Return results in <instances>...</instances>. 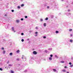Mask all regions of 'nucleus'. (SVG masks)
Masks as SVG:
<instances>
[{"mask_svg": "<svg viewBox=\"0 0 73 73\" xmlns=\"http://www.w3.org/2000/svg\"><path fill=\"white\" fill-rule=\"evenodd\" d=\"M48 5V3H45L44 4V7H47Z\"/></svg>", "mask_w": 73, "mask_h": 73, "instance_id": "nucleus-1", "label": "nucleus"}, {"mask_svg": "<svg viewBox=\"0 0 73 73\" xmlns=\"http://www.w3.org/2000/svg\"><path fill=\"white\" fill-rule=\"evenodd\" d=\"M36 62L37 64H40V60H36Z\"/></svg>", "mask_w": 73, "mask_h": 73, "instance_id": "nucleus-2", "label": "nucleus"}, {"mask_svg": "<svg viewBox=\"0 0 73 73\" xmlns=\"http://www.w3.org/2000/svg\"><path fill=\"white\" fill-rule=\"evenodd\" d=\"M35 34H36V35H35V36H36V37H37V35H38V32H35Z\"/></svg>", "mask_w": 73, "mask_h": 73, "instance_id": "nucleus-3", "label": "nucleus"}, {"mask_svg": "<svg viewBox=\"0 0 73 73\" xmlns=\"http://www.w3.org/2000/svg\"><path fill=\"white\" fill-rule=\"evenodd\" d=\"M37 52H36V51H34L33 52V54H37Z\"/></svg>", "mask_w": 73, "mask_h": 73, "instance_id": "nucleus-4", "label": "nucleus"}, {"mask_svg": "<svg viewBox=\"0 0 73 73\" xmlns=\"http://www.w3.org/2000/svg\"><path fill=\"white\" fill-rule=\"evenodd\" d=\"M66 15L67 16H69V15H70V13H67L66 14Z\"/></svg>", "mask_w": 73, "mask_h": 73, "instance_id": "nucleus-5", "label": "nucleus"}, {"mask_svg": "<svg viewBox=\"0 0 73 73\" xmlns=\"http://www.w3.org/2000/svg\"><path fill=\"white\" fill-rule=\"evenodd\" d=\"M52 43V41H50L48 42V44H50Z\"/></svg>", "mask_w": 73, "mask_h": 73, "instance_id": "nucleus-6", "label": "nucleus"}, {"mask_svg": "<svg viewBox=\"0 0 73 73\" xmlns=\"http://www.w3.org/2000/svg\"><path fill=\"white\" fill-rule=\"evenodd\" d=\"M19 22H20V21L19 20H16V23H19Z\"/></svg>", "mask_w": 73, "mask_h": 73, "instance_id": "nucleus-7", "label": "nucleus"}, {"mask_svg": "<svg viewBox=\"0 0 73 73\" xmlns=\"http://www.w3.org/2000/svg\"><path fill=\"white\" fill-rule=\"evenodd\" d=\"M6 40H5V39H3L2 40L3 42L5 43V42H6Z\"/></svg>", "mask_w": 73, "mask_h": 73, "instance_id": "nucleus-8", "label": "nucleus"}, {"mask_svg": "<svg viewBox=\"0 0 73 73\" xmlns=\"http://www.w3.org/2000/svg\"><path fill=\"white\" fill-rule=\"evenodd\" d=\"M55 57L56 58H58V56H57L56 55H55Z\"/></svg>", "mask_w": 73, "mask_h": 73, "instance_id": "nucleus-9", "label": "nucleus"}, {"mask_svg": "<svg viewBox=\"0 0 73 73\" xmlns=\"http://www.w3.org/2000/svg\"><path fill=\"white\" fill-rule=\"evenodd\" d=\"M3 54H5V50H3Z\"/></svg>", "mask_w": 73, "mask_h": 73, "instance_id": "nucleus-10", "label": "nucleus"}, {"mask_svg": "<svg viewBox=\"0 0 73 73\" xmlns=\"http://www.w3.org/2000/svg\"><path fill=\"white\" fill-rule=\"evenodd\" d=\"M16 52L17 53H20V50H18L16 51Z\"/></svg>", "mask_w": 73, "mask_h": 73, "instance_id": "nucleus-11", "label": "nucleus"}, {"mask_svg": "<svg viewBox=\"0 0 73 73\" xmlns=\"http://www.w3.org/2000/svg\"><path fill=\"white\" fill-rule=\"evenodd\" d=\"M49 60H52V58L51 57H49Z\"/></svg>", "mask_w": 73, "mask_h": 73, "instance_id": "nucleus-12", "label": "nucleus"}, {"mask_svg": "<svg viewBox=\"0 0 73 73\" xmlns=\"http://www.w3.org/2000/svg\"><path fill=\"white\" fill-rule=\"evenodd\" d=\"M24 4H22L21 5V7H24Z\"/></svg>", "mask_w": 73, "mask_h": 73, "instance_id": "nucleus-13", "label": "nucleus"}, {"mask_svg": "<svg viewBox=\"0 0 73 73\" xmlns=\"http://www.w3.org/2000/svg\"><path fill=\"white\" fill-rule=\"evenodd\" d=\"M43 25L44 27H46V23H44L43 24Z\"/></svg>", "mask_w": 73, "mask_h": 73, "instance_id": "nucleus-14", "label": "nucleus"}, {"mask_svg": "<svg viewBox=\"0 0 73 73\" xmlns=\"http://www.w3.org/2000/svg\"><path fill=\"white\" fill-rule=\"evenodd\" d=\"M70 42L71 43L73 42V40L72 39H70Z\"/></svg>", "mask_w": 73, "mask_h": 73, "instance_id": "nucleus-15", "label": "nucleus"}, {"mask_svg": "<svg viewBox=\"0 0 73 73\" xmlns=\"http://www.w3.org/2000/svg\"><path fill=\"white\" fill-rule=\"evenodd\" d=\"M9 55H10V56H12V55H13V53L12 52H11L9 53Z\"/></svg>", "mask_w": 73, "mask_h": 73, "instance_id": "nucleus-16", "label": "nucleus"}, {"mask_svg": "<svg viewBox=\"0 0 73 73\" xmlns=\"http://www.w3.org/2000/svg\"><path fill=\"white\" fill-rule=\"evenodd\" d=\"M60 63H64L65 62V61H62L60 62Z\"/></svg>", "mask_w": 73, "mask_h": 73, "instance_id": "nucleus-17", "label": "nucleus"}, {"mask_svg": "<svg viewBox=\"0 0 73 73\" xmlns=\"http://www.w3.org/2000/svg\"><path fill=\"white\" fill-rule=\"evenodd\" d=\"M55 33H56L57 34V33H59V32H58V31H55Z\"/></svg>", "mask_w": 73, "mask_h": 73, "instance_id": "nucleus-18", "label": "nucleus"}, {"mask_svg": "<svg viewBox=\"0 0 73 73\" xmlns=\"http://www.w3.org/2000/svg\"><path fill=\"white\" fill-rule=\"evenodd\" d=\"M8 66H12L13 65H12V64H9L8 65Z\"/></svg>", "mask_w": 73, "mask_h": 73, "instance_id": "nucleus-19", "label": "nucleus"}, {"mask_svg": "<svg viewBox=\"0 0 73 73\" xmlns=\"http://www.w3.org/2000/svg\"><path fill=\"white\" fill-rule=\"evenodd\" d=\"M62 71L63 72H66V70H63Z\"/></svg>", "mask_w": 73, "mask_h": 73, "instance_id": "nucleus-20", "label": "nucleus"}, {"mask_svg": "<svg viewBox=\"0 0 73 73\" xmlns=\"http://www.w3.org/2000/svg\"><path fill=\"white\" fill-rule=\"evenodd\" d=\"M45 20H48V17H46V18L45 19Z\"/></svg>", "mask_w": 73, "mask_h": 73, "instance_id": "nucleus-21", "label": "nucleus"}, {"mask_svg": "<svg viewBox=\"0 0 73 73\" xmlns=\"http://www.w3.org/2000/svg\"><path fill=\"white\" fill-rule=\"evenodd\" d=\"M11 73H14V71H13L11 70Z\"/></svg>", "mask_w": 73, "mask_h": 73, "instance_id": "nucleus-22", "label": "nucleus"}, {"mask_svg": "<svg viewBox=\"0 0 73 73\" xmlns=\"http://www.w3.org/2000/svg\"><path fill=\"white\" fill-rule=\"evenodd\" d=\"M17 8H18V9H20V6H18Z\"/></svg>", "mask_w": 73, "mask_h": 73, "instance_id": "nucleus-23", "label": "nucleus"}, {"mask_svg": "<svg viewBox=\"0 0 73 73\" xmlns=\"http://www.w3.org/2000/svg\"><path fill=\"white\" fill-rule=\"evenodd\" d=\"M3 69L2 68H0V70H1V71H3Z\"/></svg>", "mask_w": 73, "mask_h": 73, "instance_id": "nucleus-24", "label": "nucleus"}, {"mask_svg": "<svg viewBox=\"0 0 73 73\" xmlns=\"http://www.w3.org/2000/svg\"><path fill=\"white\" fill-rule=\"evenodd\" d=\"M48 50H52V48H48Z\"/></svg>", "mask_w": 73, "mask_h": 73, "instance_id": "nucleus-25", "label": "nucleus"}, {"mask_svg": "<svg viewBox=\"0 0 73 73\" xmlns=\"http://www.w3.org/2000/svg\"><path fill=\"white\" fill-rule=\"evenodd\" d=\"M30 64H32L33 63V61H29Z\"/></svg>", "mask_w": 73, "mask_h": 73, "instance_id": "nucleus-26", "label": "nucleus"}, {"mask_svg": "<svg viewBox=\"0 0 73 73\" xmlns=\"http://www.w3.org/2000/svg\"><path fill=\"white\" fill-rule=\"evenodd\" d=\"M49 8H50V7L49 6H47V9H49Z\"/></svg>", "mask_w": 73, "mask_h": 73, "instance_id": "nucleus-27", "label": "nucleus"}, {"mask_svg": "<svg viewBox=\"0 0 73 73\" xmlns=\"http://www.w3.org/2000/svg\"><path fill=\"white\" fill-rule=\"evenodd\" d=\"M1 50H4V48L3 47H2L1 48Z\"/></svg>", "mask_w": 73, "mask_h": 73, "instance_id": "nucleus-28", "label": "nucleus"}, {"mask_svg": "<svg viewBox=\"0 0 73 73\" xmlns=\"http://www.w3.org/2000/svg\"><path fill=\"white\" fill-rule=\"evenodd\" d=\"M73 65H71L70 66V67L71 68H72V67H73Z\"/></svg>", "mask_w": 73, "mask_h": 73, "instance_id": "nucleus-29", "label": "nucleus"}, {"mask_svg": "<svg viewBox=\"0 0 73 73\" xmlns=\"http://www.w3.org/2000/svg\"><path fill=\"white\" fill-rule=\"evenodd\" d=\"M16 60H17V61H19V60H20V59H19V58H17V59H16Z\"/></svg>", "mask_w": 73, "mask_h": 73, "instance_id": "nucleus-30", "label": "nucleus"}, {"mask_svg": "<svg viewBox=\"0 0 73 73\" xmlns=\"http://www.w3.org/2000/svg\"><path fill=\"white\" fill-rule=\"evenodd\" d=\"M12 31H14V27H13L12 28Z\"/></svg>", "mask_w": 73, "mask_h": 73, "instance_id": "nucleus-31", "label": "nucleus"}, {"mask_svg": "<svg viewBox=\"0 0 73 73\" xmlns=\"http://www.w3.org/2000/svg\"><path fill=\"white\" fill-rule=\"evenodd\" d=\"M9 24H8V25H7V28H9Z\"/></svg>", "mask_w": 73, "mask_h": 73, "instance_id": "nucleus-32", "label": "nucleus"}, {"mask_svg": "<svg viewBox=\"0 0 73 73\" xmlns=\"http://www.w3.org/2000/svg\"><path fill=\"white\" fill-rule=\"evenodd\" d=\"M21 41L22 42H24V40L23 39H22L21 40Z\"/></svg>", "mask_w": 73, "mask_h": 73, "instance_id": "nucleus-33", "label": "nucleus"}, {"mask_svg": "<svg viewBox=\"0 0 73 73\" xmlns=\"http://www.w3.org/2000/svg\"><path fill=\"white\" fill-rule=\"evenodd\" d=\"M53 70L54 72H56V69H53Z\"/></svg>", "mask_w": 73, "mask_h": 73, "instance_id": "nucleus-34", "label": "nucleus"}, {"mask_svg": "<svg viewBox=\"0 0 73 73\" xmlns=\"http://www.w3.org/2000/svg\"><path fill=\"white\" fill-rule=\"evenodd\" d=\"M40 21H43V19H40Z\"/></svg>", "mask_w": 73, "mask_h": 73, "instance_id": "nucleus-35", "label": "nucleus"}, {"mask_svg": "<svg viewBox=\"0 0 73 73\" xmlns=\"http://www.w3.org/2000/svg\"><path fill=\"white\" fill-rule=\"evenodd\" d=\"M26 58H24V60H23V61H26Z\"/></svg>", "mask_w": 73, "mask_h": 73, "instance_id": "nucleus-36", "label": "nucleus"}, {"mask_svg": "<svg viewBox=\"0 0 73 73\" xmlns=\"http://www.w3.org/2000/svg\"><path fill=\"white\" fill-rule=\"evenodd\" d=\"M44 51H45V53H48V51H47V50H45Z\"/></svg>", "mask_w": 73, "mask_h": 73, "instance_id": "nucleus-37", "label": "nucleus"}, {"mask_svg": "<svg viewBox=\"0 0 73 73\" xmlns=\"http://www.w3.org/2000/svg\"><path fill=\"white\" fill-rule=\"evenodd\" d=\"M46 38V36H43V38Z\"/></svg>", "mask_w": 73, "mask_h": 73, "instance_id": "nucleus-38", "label": "nucleus"}, {"mask_svg": "<svg viewBox=\"0 0 73 73\" xmlns=\"http://www.w3.org/2000/svg\"><path fill=\"white\" fill-rule=\"evenodd\" d=\"M21 21H23V20H24V19L23 18H21Z\"/></svg>", "mask_w": 73, "mask_h": 73, "instance_id": "nucleus-39", "label": "nucleus"}, {"mask_svg": "<svg viewBox=\"0 0 73 73\" xmlns=\"http://www.w3.org/2000/svg\"><path fill=\"white\" fill-rule=\"evenodd\" d=\"M72 31V29H70L69 30V31H70V32H71V31Z\"/></svg>", "mask_w": 73, "mask_h": 73, "instance_id": "nucleus-40", "label": "nucleus"}, {"mask_svg": "<svg viewBox=\"0 0 73 73\" xmlns=\"http://www.w3.org/2000/svg\"><path fill=\"white\" fill-rule=\"evenodd\" d=\"M50 57H53V55L52 54H50Z\"/></svg>", "mask_w": 73, "mask_h": 73, "instance_id": "nucleus-41", "label": "nucleus"}, {"mask_svg": "<svg viewBox=\"0 0 73 73\" xmlns=\"http://www.w3.org/2000/svg\"><path fill=\"white\" fill-rule=\"evenodd\" d=\"M25 19H27V18H28V16H25Z\"/></svg>", "mask_w": 73, "mask_h": 73, "instance_id": "nucleus-42", "label": "nucleus"}, {"mask_svg": "<svg viewBox=\"0 0 73 73\" xmlns=\"http://www.w3.org/2000/svg\"><path fill=\"white\" fill-rule=\"evenodd\" d=\"M51 18H53V15H52L51 16Z\"/></svg>", "mask_w": 73, "mask_h": 73, "instance_id": "nucleus-43", "label": "nucleus"}, {"mask_svg": "<svg viewBox=\"0 0 73 73\" xmlns=\"http://www.w3.org/2000/svg\"><path fill=\"white\" fill-rule=\"evenodd\" d=\"M27 72V70H25V71H24V72Z\"/></svg>", "mask_w": 73, "mask_h": 73, "instance_id": "nucleus-44", "label": "nucleus"}, {"mask_svg": "<svg viewBox=\"0 0 73 73\" xmlns=\"http://www.w3.org/2000/svg\"><path fill=\"white\" fill-rule=\"evenodd\" d=\"M21 35L22 36H23V35H24V33H21Z\"/></svg>", "mask_w": 73, "mask_h": 73, "instance_id": "nucleus-45", "label": "nucleus"}, {"mask_svg": "<svg viewBox=\"0 0 73 73\" xmlns=\"http://www.w3.org/2000/svg\"><path fill=\"white\" fill-rule=\"evenodd\" d=\"M35 29H38V27H36L35 28Z\"/></svg>", "mask_w": 73, "mask_h": 73, "instance_id": "nucleus-46", "label": "nucleus"}, {"mask_svg": "<svg viewBox=\"0 0 73 73\" xmlns=\"http://www.w3.org/2000/svg\"><path fill=\"white\" fill-rule=\"evenodd\" d=\"M11 12H14V10H11Z\"/></svg>", "mask_w": 73, "mask_h": 73, "instance_id": "nucleus-47", "label": "nucleus"}, {"mask_svg": "<svg viewBox=\"0 0 73 73\" xmlns=\"http://www.w3.org/2000/svg\"><path fill=\"white\" fill-rule=\"evenodd\" d=\"M31 59L32 60H34V58H31Z\"/></svg>", "mask_w": 73, "mask_h": 73, "instance_id": "nucleus-48", "label": "nucleus"}, {"mask_svg": "<svg viewBox=\"0 0 73 73\" xmlns=\"http://www.w3.org/2000/svg\"><path fill=\"white\" fill-rule=\"evenodd\" d=\"M9 60H8V61L7 62V64H9Z\"/></svg>", "mask_w": 73, "mask_h": 73, "instance_id": "nucleus-49", "label": "nucleus"}, {"mask_svg": "<svg viewBox=\"0 0 73 73\" xmlns=\"http://www.w3.org/2000/svg\"><path fill=\"white\" fill-rule=\"evenodd\" d=\"M69 64L70 65H72V63H71V62H69Z\"/></svg>", "mask_w": 73, "mask_h": 73, "instance_id": "nucleus-50", "label": "nucleus"}, {"mask_svg": "<svg viewBox=\"0 0 73 73\" xmlns=\"http://www.w3.org/2000/svg\"><path fill=\"white\" fill-rule=\"evenodd\" d=\"M68 12H70V9H68Z\"/></svg>", "mask_w": 73, "mask_h": 73, "instance_id": "nucleus-51", "label": "nucleus"}, {"mask_svg": "<svg viewBox=\"0 0 73 73\" xmlns=\"http://www.w3.org/2000/svg\"><path fill=\"white\" fill-rule=\"evenodd\" d=\"M64 68H65V69L67 68V66H64Z\"/></svg>", "mask_w": 73, "mask_h": 73, "instance_id": "nucleus-52", "label": "nucleus"}, {"mask_svg": "<svg viewBox=\"0 0 73 73\" xmlns=\"http://www.w3.org/2000/svg\"><path fill=\"white\" fill-rule=\"evenodd\" d=\"M23 57H24V56L23 55L22 56V59H23Z\"/></svg>", "mask_w": 73, "mask_h": 73, "instance_id": "nucleus-53", "label": "nucleus"}, {"mask_svg": "<svg viewBox=\"0 0 73 73\" xmlns=\"http://www.w3.org/2000/svg\"><path fill=\"white\" fill-rule=\"evenodd\" d=\"M70 36L72 37L73 36V35H72V34H70Z\"/></svg>", "mask_w": 73, "mask_h": 73, "instance_id": "nucleus-54", "label": "nucleus"}, {"mask_svg": "<svg viewBox=\"0 0 73 73\" xmlns=\"http://www.w3.org/2000/svg\"><path fill=\"white\" fill-rule=\"evenodd\" d=\"M29 32H32V31L31 30L29 31Z\"/></svg>", "mask_w": 73, "mask_h": 73, "instance_id": "nucleus-55", "label": "nucleus"}, {"mask_svg": "<svg viewBox=\"0 0 73 73\" xmlns=\"http://www.w3.org/2000/svg\"><path fill=\"white\" fill-rule=\"evenodd\" d=\"M5 16H7V15L5 14Z\"/></svg>", "mask_w": 73, "mask_h": 73, "instance_id": "nucleus-56", "label": "nucleus"}, {"mask_svg": "<svg viewBox=\"0 0 73 73\" xmlns=\"http://www.w3.org/2000/svg\"><path fill=\"white\" fill-rule=\"evenodd\" d=\"M29 38L27 39V41H29Z\"/></svg>", "mask_w": 73, "mask_h": 73, "instance_id": "nucleus-57", "label": "nucleus"}, {"mask_svg": "<svg viewBox=\"0 0 73 73\" xmlns=\"http://www.w3.org/2000/svg\"><path fill=\"white\" fill-rule=\"evenodd\" d=\"M71 60H73V57H72L71 58Z\"/></svg>", "mask_w": 73, "mask_h": 73, "instance_id": "nucleus-58", "label": "nucleus"}, {"mask_svg": "<svg viewBox=\"0 0 73 73\" xmlns=\"http://www.w3.org/2000/svg\"><path fill=\"white\" fill-rule=\"evenodd\" d=\"M7 8H8V6H6Z\"/></svg>", "mask_w": 73, "mask_h": 73, "instance_id": "nucleus-59", "label": "nucleus"}, {"mask_svg": "<svg viewBox=\"0 0 73 73\" xmlns=\"http://www.w3.org/2000/svg\"><path fill=\"white\" fill-rule=\"evenodd\" d=\"M13 32H16V31L15 30L13 31Z\"/></svg>", "mask_w": 73, "mask_h": 73, "instance_id": "nucleus-60", "label": "nucleus"}, {"mask_svg": "<svg viewBox=\"0 0 73 73\" xmlns=\"http://www.w3.org/2000/svg\"><path fill=\"white\" fill-rule=\"evenodd\" d=\"M71 4H73V2H72V3H71Z\"/></svg>", "mask_w": 73, "mask_h": 73, "instance_id": "nucleus-61", "label": "nucleus"}, {"mask_svg": "<svg viewBox=\"0 0 73 73\" xmlns=\"http://www.w3.org/2000/svg\"><path fill=\"white\" fill-rule=\"evenodd\" d=\"M60 14H61V13H60L59 14V15H60Z\"/></svg>", "mask_w": 73, "mask_h": 73, "instance_id": "nucleus-62", "label": "nucleus"}, {"mask_svg": "<svg viewBox=\"0 0 73 73\" xmlns=\"http://www.w3.org/2000/svg\"><path fill=\"white\" fill-rule=\"evenodd\" d=\"M62 1H64V0H61Z\"/></svg>", "mask_w": 73, "mask_h": 73, "instance_id": "nucleus-63", "label": "nucleus"}, {"mask_svg": "<svg viewBox=\"0 0 73 73\" xmlns=\"http://www.w3.org/2000/svg\"><path fill=\"white\" fill-rule=\"evenodd\" d=\"M44 71H44V70H42V72H44Z\"/></svg>", "mask_w": 73, "mask_h": 73, "instance_id": "nucleus-64", "label": "nucleus"}]
</instances>
